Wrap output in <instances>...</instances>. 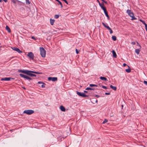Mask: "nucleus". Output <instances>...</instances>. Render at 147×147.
Segmentation results:
<instances>
[{
  "label": "nucleus",
  "mask_w": 147,
  "mask_h": 147,
  "mask_svg": "<svg viewBox=\"0 0 147 147\" xmlns=\"http://www.w3.org/2000/svg\"><path fill=\"white\" fill-rule=\"evenodd\" d=\"M59 15L56 14L55 15L54 18L56 19H57L59 18Z\"/></svg>",
  "instance_id": "nucleus-30"
},
{
  "label": "nucleus",
  "mask_w": 147,
  "mask_h": 147,
  "mask_svg": "<svg viewBox=\"0 0 147 147\" xmlns=\"http://www.w3.org/2000/svg\"><path fill=\"white\" fill-rule=\"evenodd\" d=\"M1 43H0V45H1Z\"/></svg>",
  "instance_id": "nucleus-63"
},
{
  "label": "nucleus",
  "mask_w": 147,
  "mask_h": 147,
  "mask_svg": "<svg viewBox=\"0 0 147 147\" xmlns=\"http://www.w3.org/2000/svg\"><path fill=\"white\" fill-rule=\"evenodd\" d=\"M23 88L24 89H25V88L24 87H23Z\"/></svg>",
  "instance_id": "nucleus-58"
},
{
  "label": "nucleus",
  "mask_w": 147,
  "mask_h": 147,
  "mask_svg": "<svg viewBox=\"0 0 147 147\" xmlns=\"http://www.w3.org/2000/svg\"><path fill=\"white\" fill-rule=\"evenodd\" d=\"M89 86H90V87H93V86H94V84H90L89 85Z\"/></svg>",
  "instance_id": "nucleus-45"
},
{
  "label": "nucleus",
  "mask_w": 147,
  "mask_h": 147,
  "mask_svg": "<svg viewBox=\"0 0 147 147\" xmlns=\"http://www.w3.org/2000/svg\"><path fill=\"white\" fill-rule=\"evenodd\" d=\"M110 30V33L111 34L112 33H113V31L112 30H111H111Z\"/></svg>",
  "instance_id": "nucleus-43"
},
{
  "label": "nucleus",
  "mask_w": 147,
  "mask_h": 147,
  "mask_svg": "<svg viewBox=\"0 0 147 147\" xmlns=\"http://www.w3.org/2000/svg\"><path fill=\"white\" fill-rule=\"evenodd\" d=\"M105 94L107 95H109L110 94V93H107V92H106L105 93Z\"/></svg>",
  "instance_id": "nucleus-39"
},
{
  "label": "nucleus",
  "mask_w": 147,
  "mask_h": 147,
  "mask_svg": "<svg viewBox=\"0 0 147 147\" xmlns=\"http://www.w3.org/2000/svg\"><path fill=\"white\" fill-rule=\"evenodd\" d=\"M140 21L141 22H142V23L144 24L145 25V24H146L145 23V22L144 21H143L141 19H140Z\"/></svg>",
  "instance_id": "nucleus-28"
},
{
  "label": "nucleus",
  "mask_w": 147,
  "mask_h": 147,
  "mask_svg": "<svg viewBox=\"0 0 147 147\" xmlns=\"http://www.w3.org/2000/svg\"><path fill=\"white\" fill-rule=\"evenodd\" d=\"M101 0L103 2V1H104V0Z\"/></svg>",
  "instance_id": "nucleus-59"
},
{
  "label": "nucleus",
  "mask_w": 147,
  "mask_h": 147,
  "mask_svg": "<svg viewBox=\"0 0 147 147\" xmlns=\"http://www.w3.org/2000/svg\"><path fill=\"white\" fill-rule=\"evenodd\" d=\"M19 75L22 78L26 79L27 76L22 74H20Z\"/></svg>",
  "instance_id": "nucleus-19"
},
{
  "label": "nucleus",
  "mask_w": 147,
  "mask_h": 147,
  "mask_svg": "<svg viewBox=\"0 0 147 147\" xmlns=\"http://www.w3.org/2000/svg\"><path fill=\"white\" fill-rule=\"evenodd\" d=\"M12 49L13 50L17 51L19 53H21L22 52L20 51L19 48H18L14 47L13 48H12Z\"/></svg>",
  "instance_id": "nucleus-9"
},
{
  "label": "nucleus",
  "mask_w": 147,
  "mask_h": 147,
  "mask_svg": "<svg viewBox=\"0 0 147 147\" xmlns=\"http://www.w3.org/2000/svg\"><path fill=\"white\" fill-rule=\"evenodd\" d=\"M99 4L100 6L101 7V6H102V5H102V3H100V2H99Z\"/></svg>",
  "instance_id": "nucleus-41"
},
{
  "label": "nucleus",
  "mask_w": 147,
  "mask_h": 147,
  "mask_svg": "<svg viewBox=\"0 0 147 147\" xmlns=\"http://www.w3.org/2000/svg\"><path fill=\"white\" fill-rule=\"evenodd\" d=\"M42 74V72H37V74Z\"/></svg>",
  "instance_id": "nucleus-50"
},
{
  "label": "nucleus",
  "mask_w": 147,
  "mask_h": 147,
  "mask_svg": "<svg viewBox=\"0 0 147 147\" xmlns=\"http://www.w3.org/2000/svg\"><path fill=\"white\" fill-rule=\"evenodd\" d=\"M11 79L14 80V78H1V80L8 81L10 80Z\"/></svg>",
  "instance_id": "nucleus-6"
},
{
  "label": "nucleus",
  "mask_w": 147,
  "mask_h": 147,
  "mask_svg": "<svg viewBox=\"0 0 147 147\" xmlns=\"http://www.w3.org/2000/svg\"><path fill=\"white\" fill-rule=\"evenodd\" d=\"M60 109L62 111H65V108L63 106H61L60 107Z\"/></svg>",
  "instance_id": "nucleus-15"
},
{
  "label": "nucleus",
  "mask_w": 147,
  "mask_h": 147,
  "mask_svg": "<svg viewBox=\"0 0 147 147\" xmlns=\"http://www.w3.org/2000/svg\"><path fill=\"white\" fill-rule=\"evenodd\" d=\"M131 43L133 45H134L136 44V42H131Z\"/></svg>",
  "instance_id": "nucleus-44"
},
{
  "label": "nucleus",
  "mask_w": 147,
  "mask_h": 147,
  "mask_svg": "<svg viewBox=\"0 0 147 147\" xmlns=\"http://www.w3.org/2000/svg\"><path fill=\"white\" fill-rule=\"evenodd\" d=\"M129 15L132 18L131 19V20H133L136 19L135 16H134V14L132 12L130 13Z\"/></svg>",
  "instance_id": "nucleus-10"
},
{
  "label": "nucleus",
  "mask_w": 147,
  "mask_h": 147,
  "mask_svg": "<svg viewBox=\"0 0 147 147\" xmlns=\"http://www.w3.org/2000/svg\"><path fill=\"white\" fill-rule=\"evenodd\" d=\"M127 66L128 67V69H126L125 71L126 72H127V73H129L131 71L130 68L129 66L128 65Z\"/></svg>",
  "instance_id": "nucleus-20"
},
{
  "label": "nucleus",
  "mask_w": 147,
  "mask_h": 147,
  "mask_svg": "<svg viewBox=\"0 0 147 147\" xmlns=\"http://www.w3.org/2000/svg\"><path fill=\"white\" fill-rule=\"evenodd\" d=\"M97 1H98V2L99 3V1H98V0H97Z\"/></svg>",
  "instance_id": "nucleus-60"
},
{
  "label": "nucleus",
  "mask_w": 147,
  "mask_h": 147,
  "mask_svg": "<svg viewBox=\"0 0 147 147\" xmlns=\"http://www.w3.org/2000/svg\"><path fill=\"white\" fill-rule=\"evenodd\" d=\"M102 87L103 88H105V89H106L107 88L106 86H102Z\"/></svg>",
  "instance_id": "nucleus-36"
},
{
  "label": "nucleus",
  "mask_w": 147,
  "mask_h": 147,
  "mask_svg": "<svg viewBox=\"0 0 147 147\" xmlns=\"http://www.w3.org/2000/svg\"><path fill=\"white\" fill-rule=\"evenodd\" d=\"M92 88H90V87H87L86 88V90H91Z\"/></svg>",
  "instance_id": "nucleus-32"
},
{
  "label": "nucleus",
  "mask_w": 147,
  "mask_h": 147,
  "mask_svg": "<svg viewBox=\"0 0 147 147\" xmlns=\"http://www.w3.org/2000/svg\"><path fill=\"white\" fill-rule=\"evenodd\" d=\"M94 86H96V87H97V85H96L95 84H94Z\"/></svg>",
  "instance_id": "nucleus-55"
},
{
  "label": "nucleus",
  "mask_w": 147,
  "mask_h": 147,
  "mask_svg": "<svg viewBox=\"0 0 147 147\" xmlns=\"http://www.w3.org/2000/svg\"><path fill=\"white\" fill-rule=\"evenodd\" d=\"M56 1H57L58 2H59V3L61 5V8H62L63 7L62 5V4L61 3L59 0H55Z\"/></svg>",
  "instance_id": "nucleus-27"
},
{
  "label": "nucleus",
  "mask_w": 147,
  "mask_h": 147,
  "mask_svg": "<svg viewBox=\"0 0 147 147\" xmlns=\"http://www.w3.org/2000/svg\"><path fill=\"white\" fill-rule=\"evenodd\" d=\"M76 93L78 95L83 97H88V95H87L85 94L84 93H81L78 91H77Z\"/></svg>",
  "instance_id": "nucleus-4"
},
{
  "label": "nucleus",
  "mask_w": 147,
  "mask_h": 147,
  "mask_svg": "<svg viewBox=\"0 0 147 147\" xmlns=\"http://www.w3.org/2000/svg\"><path fill=\"white\" fill-rule=\"evenodd\" d=\"M112 53L113 54V57L115 58H117V55L115 51L114 50H113L112 51Z\"/></svg>",
  "instance_id": "nucleus-12"
},
{
  "label": "nucleus",
  "mask_w": 147,
  "mask_h": 147,
  "mask_svg": "<svg viewBox=\"0 0 147 147\" xmlns=\"http://www.w3.org/2000/svg\"><path fill=\"white\" fill-rule=\"evenodd\" d=\"M39 84V87L42 88H44L45 87V84L42 82H38Z\"/></svg>",
  "instance_id": "nucleus-5"
},
{
  "label": "nucleus",
  "mask_w": 147,
  "mask_h": 147,
  "mask_svg": "<svg viewBox=\"0 0 147 147\" xmlns=\"http://www.w3.org/2000/svg\"><path fill=\"white\" fill-rule=\"evenodd\" d=\"M37 78H38V76H37ZM38 78H39L38 77Z\"/></svg>",
  "instance_id": "nucleus-62"
},
{
  "label": "nucleus",
  "mask_w": 147,
  "mask_h": 147,
  "mask_svg": "<svg viewBox=\"0 0 147 147\" xmlns=\"http://www.w3.org/2000/svg\"><path fill=\"white\" fill-rule=\"evenodd\" d=\"M112 38L114 41H115L116 40V37L115 36H112Z\"/></svg>",
  "instance_id": "nucleus-24"
},
{
  "label": "nucleus",
  "mask_w": 147,
  "mask_h": 147,
  "mask_svg": "<svg viewBox=\"0 0 147 147\" xmlns=\"http://www.w3.org/2000/svg\"><path fill=\"white\" fill-rule=\"evenodd\" d=\"M102 24L106 28H107L108 30H110L111 29L109 26H107L104 23L102 22Z\"/></svg>",
  "instance_id": "nucleus-11"
},
{
  "label": "nucleus",
  "mask_w": 147,
  "mask_h": 147,
  "mask_svg": "<svg viewBox=\"0 0 147 147\" xmlns=\"http://www.w3.org/2000/svg\"><path fill=\"white\" fill-rule=\"evenodd\" d=\"M55 22V20L54 19H50V24L51 25H53L54 24V22Z\"/></svg>",
  "instance_id": "nucleus-17"
},
{
  "label": "nucleus",
  "mask_w": 147,
  "mask_h": 147,
  "mask_svg": "<svg viewBox=\"0 0 147 147\" xmlns=\"http://www.w3.org/2000/svg\"><path fill=\"white\" fill-rule=\"evenodd\" d=\"M32 39H35V40H36V39L35 38V37H34V36H33L32 37Z\"/></svg>",
  "instance_id": "nucleus-53"
},
{
  "label": "nucleus",
  "mask_w": 147,
  "mask_h": 147,
  "mask_svg": "<svg viewBox=\"0 0 147 147\" xmlns=\"http://www.w3.org/2000/svg\"><path fill=\"white\" fill-rule=\"evenodd\" d=\"M26 2L27 4H29L30 3V2L29 0H26Z\"/></svg>",
  "instance_id": "nucleus-29"
},
{
  "label": "nucleus",
  "mask_w": 147,
  "mask_h": 147,
  "mask_svg": "<svg viewBox=\"0 0 147 147\" xmlns=\"http://www.w3.org/2000/svg\"><path fill=\"white\" fill-rule=\"evenodd\" d=\"M76 53L77 54H78L79 53V52L78 51V50L77 49H76Z\"/></svg>",
  "instance_id": "nucleus-48"
},
{
  "label": "nucleus",
  "mask_w": 147,
  "mask_h": 147,
  "mask_svg": "<svg viewBox=\"0 0 147 147\" xmlns=\"http://www.w3.org/2000/svg\"><path fill=\"white\" fill-rule=\"evenodd\" d=\"M26 79L27 80H31L32 79L30 77L28 76H27V77Z\"/></svg>",
  "instance_id": "nucleus-33"
},
{
  "label": "nucleus",
  "mask_w": 147,
  "mask_h": 147,
  "mask_svg": "<svg viewBox=\"0 0 147 147\" xmlns=\"http://www.w3.org/2000/svg\"><path fill=\"white\" fill-rule=\"evenodd\" d=\"M144 83L147 86V81L145 80L144 81Z\"/></svg>",
  "instance_id": "nucleus-35"
},
{
  "label": "nucleus",
  "mask_w": 147,
  "mask_h": 147,
  "mask_svg": "<svg viewBox=\"0 0 147 147\" xmlns=\"http://www.w3.org/2000/svg\"><path fill=\"white\" fill-rule=\"evenodd\" d=\"M102 5H102V6H101V7L103 10L104 11H106V10H107L106 9L105 7H104V5L103 3L102 2Z\"/></svg>",
  "instance_id": "nucleus-14"
},
{
  "label": "nucleus",
  "mask_w": 147,
  "mask_h": 147,
  "mask_svg": "<svg viewBox=\"0 0 147 147\" xmlns=\"http://www.w3.org/2000/svg\"><path fill=\"white\" fill-rule=\"evenodd\" d=\"M99 4L100 6L101 7V6H102V5H102V3H100V2H99Z\"/></svg>",
  "instance_id": "nucleus-40"
},
{
  "label": "nucleus",
  "mask_w": 147,
  "mask_h": 147,
  "mask_svg": "<svg viewBox=\"0 0 147 147\" xmlns=\"http://www.w3.org/2000/svg\"><path fill=\"white\" fill-rule=\"evenodd\" d=\"M48 80L49 81L52 80V81L55 82L57 80V77H49L48 78Z\"/></svg>",
  "instance_id": "nucleus-8"
},
{
  "label": "nucleus",
  "mask_w": 147,
  "mask_h": 147,
  "mask_svg": "<svg viewBox=\"0 0 147 147\" xmlns=\"http://www.w3.org/2000/svg\"><path fill=\"white\" fill-rule=\"evenodd\" d=\"M34 113V111L32 110L27 109L24 110L23 112L24 113H26L27 115H30Z\"/></svg>",
  "instance_id": "nucleus-2"
},
{
  "label": "nucleus",
  "mask_w": 147,
  "mask_h": 147,
  "mask_svg": "<svg viewBox=\"0 0 147 147\" xmlns=\"http://www.w3.org/2000/svg\"><path fill=\"white\" fill-rule=\"evenodd\" d=\"M108 121V120L107 119H105L104 120V121L102 122V123L103 124H104L105 123H106Z\"/></svg>",
  "instance_id": "nucleus-31"
},
{
  "label": "nucleus",
  "mask_w": 147,
  "mask_h": 147,
  "mask_svg": "<svg viewBox=\"0 0 147 147\" xmlns=\"http://www.w3.org/2000/svg\"><path fill=\"white\" fill-rule=\"evenodd\" d=\"M84 92L85 93H88V91L86 90L84 91Z\"/></svg>",
  "instance_id": "nucleus-51"
},
{
  "label": "nucleus",
  "mask_w": 147,
  "mask_h": 147,
  "mask_svg": "<svg viewBox=\"0 0 147 147\" xmlns=\"http://www.w3.org/2000/svg\"><path fill=\"white\" fill-rule=\"evenodd\" d=\"M126 65H127V64H125V63H124L123 64V66L124 67Z\"/></svg>",
  "instance_id": "nucleus-49"
},
{
  "label": "nucleus",
  "mask_w": 147,
  "mask_h": 147,
  "mask_svg": "<svg viewBox=\"0 0 147 147\" xmlns=\"http://www.w3.org/2000/svg\"><path fill=\"white\" fill-rule=\"evenodd\" d=\"M40 54L42 57H45L46 55V51L44 48L42 47H40Z\"/></svg>",
  "instance_id": "nucleus-1"
},
{
  "label": "nucleus",
  "mask_w": 147,
  "mask_h": 147,
  "mask_svg": "<svg viewBox=\"0 0 147 147\" xmlns=\"http://www.w3.org/2000/svg\"><path fill=\"white\" fill-rule=\"evenodd\" d=\"M104 13H105V15L107 17V18H108V20H109V16L108 14V13H107V10H106V11H104Z\"/></svg>",
  "instance_id": "nucleus-22"
},
{
  "label": "nucleus",
  "mask_w": 147,
  "mask_h": 147,
  "mask_svg": "<svg viewBox=\"0 0 147 147\" xmlns=\"http://www.w3.org/2000/svg\"><path fill=\"white\" fill-rule=\"evenodd\" d=\"M145 28L147 32V24H145Z\"/></svg>",
  "instance_id": "nucleus-38"
},
{
  "label": "nucleus",
  "mask_w": 147,
  "mask_h": 147,
  "mask_svg": "<svg viewBox=\"0 0 147 147\" xmlns=\"http://www.w3.org/2000/svg\"><path fill=\"white\" fill-rule=\"evenodd\" d=\"M6 30L8 32L10 33L11 32L10 29L8 26H6Z\"/></svg>",
  "instance_id": "nucleus-13"
},
{
  "label": "nucleus",
  "mask_w": 147,
  "mask_h": 147,
  "mask_svg": "<svg viewBox=\"0 0 147 147\" xmlns=\"http://www.w3.org/2000/svg\"><path fill=\"white\" fill-rule=\"evenodd\" d=\"M66 3L68 4L67 1L66 0H63Z\"/></svg>",
  "instance_id": "nucleus-47"
},
{
  "label": "nucleus",
  "mask_w": 147,
  "mask_h": 147,
  "mask_svg": "<svg viewBox=\"0 0 147 147\" xmlns=\"http://www.w3.org/2000/svg\"><path fill=\"white\" fill-rule=\"evenodd\" d=\"M18 71L20 72H21V73H22V70H18Z\"/></svg>",
  "instance_id": "nucleus-46"
},
{
  "label": "nucleus",
  "mask_w": 147,
  "mask_h": 147,
  "mask_svg": "<svg viewBox=\"0 0 147 147\" xmlns=\"http://www.w3.org/2000/svg\"><path fill=\"white\" fill-rule=\"evenodd\" d=\"M97 102H98V101H97V100H96V102L97 103Z\"/></svg>",
  "instance_id": "nucleus-57"
},
{
  "label": "nucleus",
  "mask_w": 147,
  "mask_h": 147,
  "mask_svg": "<svg viewBox=\"0 0 147 147\" xmlns=\"http://www.w3.org/2000/svg\"><path fill=\"white\" fill-rule=\"evenodd\" d=\"M88 94H89V95H88V96H94L93 94H92V93L91 92H89Z\"/></svg>",
  "instance_id": "nucleus-25"
},
{
  "label": "nucleus",
  "mask_w": 147,
  "mask_h": 147,
  "mask_svg": "<svg viewBox=\"0 0 147 147\" xmlns=\"http://www.w3.org/2000/svg\"><path fill=\"white\" fill-rule=\"evenodd\" d=\"M137 45L140 47V48H141V46L139 44V43L138 42H137Z\"/></svg>",
  "instance_id": "nucleus-37"
},
{
  "label": "nucleus",
  "mask_w": 147,
  "mask_h": 147,
  "mask_svg": "<svg viewBox=\"0 0 147 147\" xmlns=\"http://www.w3.org/2000/svg\"><path fill=\"white\" fill-rule=\"evenodd\" d=\"M132 12L130 10L127 9V13L129 15L130 13Z\"/></svg>",
  "instance_id": "nucleus-26"
},
{
  "label": "nucleus",
  "mask_w": 147,
  "mask_h": 147,
  "mask_svg": "<svg viewBox=\"0 0 147 147\" xmlns=\"http://www.w3.org/2000/svg\"><path fill=\"white\" fill-rule=\"evenodd\" d=\"M140 50L139 49H136L135 50V52L138 55L139 54Z\"/></svg>",
  "instance_id": "nucleus-23"
},
{
  "label": "nucleus",
  "mask_w": 147,
  "mask_h": 147,
  "mask_svg": "<svg viewBox=\"0 0 147 147\" xmlns=\"http://www.w3.org/2000/svg\"><path fill=\"white\" fill-rule=\"evenodd\" d=\"M12 1L14 3H16V0H12Z\"/></svg>",
  "instance_id": "nucleus-34"
},
{
  "label": "nucleus",
  "mask_w": 147,
  "mask_h": 147,
  "mask_svg": "<svg viewBox=\"0 0 147 147\" xmlns=\"http://www.w3.org/2000/svg\"><path fill=\"white\" fill-rule=\"evenodd\" d=\"M28 56L30 59L33 60L34 59V55L32 52H29L27 55Z\"/></svg>",
  "instance_id": "nucleus-7"
},
{
  "label": "nucleus",
  "mask_w": 147,
  "mask_h": 147,
  "mask_svg": "<svg viewBox=\"0 0 147 147\" xmlns=\"http://www.w3.org/2000/svg\"><path fill=\"white\" fill-rule=\"evenodd\" d=\"M28 72H29L28 70H22V73L27 75Z\"/></svg>",
  "instance_id": "nucleus-18"
},
{
  "label": "nucleus",
  "mask_w": 147,
  "mask_h": 147,
  "mask_svg": "<svg viewBox=\"0 0 147 147\" xmlns=\"http://www.w3.org/2000/svg\"><path fill=\"white\" fill-rule=\"evenodd\" d=\"M104 3H107V2L106 1H105V0H104V1H103Z\"/></svg>",
  "instance_id": "nucleus-54"
},
{
  "label": "nucleus",
  "mask_w": 147,
  "mask_h": 147,
  "mask_svg": "<svg viewBox=\"0 0 147 147\" xmlns=\"http://www.w3.org/2000/svg\"><path fill=\"white\" fill-rule=\"evenodd\" d=\"M100 79L102 80L105 81H107V78H106L103 77H100Z\"/></svg>",
  "instance_id": "nucleus-16"
},
{
  "label": "nucleus",
  "mask_w": 147,
  "mask_h": 147,
  "mask_svg": "<svg viewBox=\"0 0 147 147\" xmlns=\"http://www.w3.org/2000/svg\"><path fill=\"white\" fill-rule=\"evenodd\" d=\"M95 96L96 97H97V98L99 97V96L97 95H96Z\"/></svg>",
  "instance_id": "nucleus-52"
},
{
  "label": "nucleus",
  "mask_w": 147,
  "mask_h": 147,
  "mask_svg": "<svg viewBox=\"0 0 147 147\" xmlns=\"http://www.w3.org/2000/svg\"><path fill=\"white\" fill-rule=\"evenodd\" d=\"M110 87L111 88L113 89L114 90H117V88L116 86H113L112 85H111L110 86Z\"/></svg>",
  "instance_id": "nucleus-21"
},
{
  "label": "nucleus",
  "mask_w": 147,
  "mask_h": 147,
  "mask_svg": "<svg viewBox=\"0 0 147 147\" xmlns=\"http://www.w3.org/2000/svg\"><path fill=\"white\" fill-rule=\"evenodd\" d=\"M99 4L100 6L101 7V6H102V5H102V3H100V2H99Z\"/></svg>",
  "instance_id": "nucleus-42"
},
{
  "label": "nucleus",
  "mask_w": 147,
  "mask_h": 147,
  "mask_svg": "<svg viewBox=\"0 0 147 147\" xmlns=\"http://www.w3.org/2000/svg\"><path fill=\"white\" fill-rule=\"evenodd\" d=\"M1 1V0H0V1Z\"/></svg>",
  "instance_id": "nucleus-61"
},
{
  "label": "nucleus",
  "mask_w": 147,
  "mask_h": 147,
  "mask_svg": "<svg viewBox=\"0 0 147 147\" xmlns=\"http://www.w3.org/2000/svg\"><path fill=\"white\" fill-rule=\"evenodd\" d=\"M29 72H28L27 74V75L30 76L31 77L32 76H35L36 77V75L32 74V73H33L35 74H37V72L33 71H32L28 70Z\"/></svg>",
  "instance_id": "nucleus-3"
},
{
  "label": "nucleus",
  "mask_w": 147,
  "mask_h": 147,
  "mask_svg": "<svg viewBox=\"0 0 147 147\" xmlns=\"http://www.w3.org/2000/svg\"><path fill=\"white\" fill-rule=\"evenodd\" d=\"M95 90V89H94V88H92L91 90Z\"/></svg>",
  "instance_id": "nucleus-56"
}]
</instances>
